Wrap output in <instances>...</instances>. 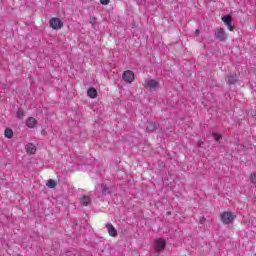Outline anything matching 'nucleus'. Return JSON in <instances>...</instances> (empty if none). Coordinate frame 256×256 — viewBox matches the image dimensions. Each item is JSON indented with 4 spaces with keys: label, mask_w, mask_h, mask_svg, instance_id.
I'll return each mask as SVG.
<instances>
[{
    "label": "nucleus",
    "mask_w": 256,
    "mask_h": 256,
    "mask_svg": "<svg viewBox=\"0 0 256 256\" xmlns=\"http://www.w3.org/2000/svg\"><path fill=\"white\" fill-rule=\"evenodd\" d=\"M235 215H233V212L225 211L220 215V219L224 225H229L235 221Z\"/></svg>",
    "instance_id": "f257e3e1"
},
{
    "label": "nucleus",
    "mask_w": 256,
    "mask_h": 256,
    "mask_svg": "<svg viewBox=\"0 0 256 256\" xmlns=\"http://www.w3.org/2000/svg\"><path fill=\"white\" fill-rule=\"evenodd\" d=\"M214 37L222 43L227 41V33H225V29L223 28H216L214 31Z\"/></svg>",
    "instance_id": "f03ea898"
},
{
    "label": "nucleus",
    "mask_w": 256,
    "mask_h": 256,
    "mask_svg": "<svg viewBox=\"0 0 256 256\" xmlns=\"http://www.w3.org/2000/svg\"><path fill=\"white\" fill-rule=\"evenodd\" d=\"M49 25L52 29H55L56 31L63 28V21L57 17H53L49 21Z\"/></svg>",
    "instance_id": "7ed1b4c3"
},
{
    "label": "nucleus",
    "mask_w": 256,
    "mask_h": 256,
    "mask_svg": "<svg viewBox=\"0 0 256 256\" xmlns=\"http://www.w3.org/2000/svg\"><path fill=\"white\" fill-rule=\"evenodd\" d=\"M122 79L125 83H133L135 81V74L131 70L124 71Z\"/></svg>",
    "instance_id": "20e7f679"
},
{
    "label": "nucleus",
    "mask_w": 256,
    "mask_h": 256,
    "mask_svg": "<svg viewBox=\"0 0 256 256\" xmlns=\"http://www.w3.org/2000/svg\"><path fill=\"white\" fill-rule=\"evenodd\" d=\"M144 87L149 89V91H153V89H157L159 87V81L153 79L145 80Z\"/></svg>",
    "instance_id": "39448f33"
},
{
    "label": "nucleus",
    "mask_w": 256,
    "mask_h": 256,
    "mask_svg": "<svg viewBox=\"0 0 256 256\" xmlns=\"http://www.w3.org/2000/svg\"><path fill=\"white\" fill-rule=\"evenodd\" d=\"M155 247L157 251H165V247H167V243L165 240L159 238L155 240Z\"/></svg>",
    "instance_id": "423d86ee"
},
{
    "label": "nucleus",
    "mask_w": 256,
    "mask_h": 256,
    "mask_svg": "<svg viewBox=\"0 0 256 256\" xmlns=\"http://www.w3.org/2000/svg\"><path fill=\"white\" fill-rule=\"evenodd\" d=\"M106 229H107L110 237H117V229H115V226H113V224L107 223Z\"/></svg>",
    "instance_id": "0eeeda50"
},
{
    "label": "nucleus",
    "mask_w": 256,
    "mask_h": 256,
    "mask_svg": "<svg viewBox=\"0 0 256 256\" xmlns=\"http://www.w3.org/2000/svg\"><path fill=\"white\" fill-rule=\"evenodd\" d=\"M26 127H29V129H35V127H37V119L33 117L26 119Z\"/></svg>",
    "instance_id": "6e6552de"
},
{
    "label": "nucleus",
    "mask_w": 256,
    "mask_h": 256,
    "mask_svg": "<svg viewBox=\"0 0 256 256\" xmlns=\"http://www.w3.org/2000/svg\"><path fill=\"white\" fill-rule=\"evenodd\" d=\"M25 149H26V152L29 154V155H35L36 151H37V147H35V145L33 143H28L26 146H25Z\"/></svg>",
    "instance_id": "1a4fd4ad"
},
{
    "label": "nucleus",
    "mask_w": 256,
    "mask_h": 256,
    "mask_svg": "<svg viewBox=\"0 0 256 256\" xmlns=\"http://www.w3.org/2000/svg\"><path fill=\"white\" fill-rule=\"evenodd\" d=\"M146 131L147 133H153L154 131H157V124H155L154 122H147Z\"/></svg>",
    "instance_id": "9d476101"
},
{
    "label": "nucleus",
    "mask_w": 256,
    "mask_h": 256,
    "mask_svg": "<svg viewBox=\"0 0 256 256\" xmlns=\"http://www.w3.org/2000/svg\"><path fill=\"white\" fill-rule=\"evenodd\" d=\"M238 81L239 78L237 77V74L228 75L227 83H229V85H235Z\"/></svg>",
    "instance_id": "9b49d317"
},
{
    "label": "nucleus",
    "mask_w": 256,
    "mask_h": 256,
    "mask_svg": "<svg viewBox=\"0 0 256 256\" xmlns=\"http://www.w3.org/2000/svg\"><path fill=\"white\" fill-rule=\"evenodd\" d=\"M87 95L88 97H90V99H96L97 98V89L95 88H89L87 91Z\"/></svg>",
    "instance_id": "f8f14e48"
},
{
    "label": "nucleus",
    "mask_w": 256,
    "mask_h": 256,
    "mask_svg": "<svg viewBox=\"0 0 256 256\" xmlns=\"http://www.w3.org/2000/svg\"><path fill=\"white\" fill-rule=\"evenodd\" d=\"M222 21H223V23H225V25H229L232 23L233 17L231 15H226V16L222 17Z\"/></svg>",
    "instance_id": "ddd939ff"
},
{
    "label": "nucleus",
    "mask_w": 256,
    "mask_h": 256,
    "mask_svg": "<svg viewBox=\"0 0 256 256\" xmlns=\"http://www.w3.org/2000/svg\"><path fill=\"white\" fill-rule=\"evenodd\" d=\"M4 136L7 139H12L13 138V130L11 128H6L4 131Z\"/></svg>",
    "instance_id": "4468645a"
},
{
    "label": "nucleus",
    "mask_w": 256,
    "mask_h": 256,
    "mask_svg": "<svg viewBox=\"0 0 256 256\" xmlns=\"http://www.w3.org/2000/svg\"><path fill=\"white\" fill-rule=\"evenodd\" d=\"M46 185H47V187H49V189H55L57 187V182L53 179H50V180H48Z\"/></svg>",
    "instance_id": "2eb2a0df"
},
{
    "label": "nucleus",
    "mask_w": 256,
    "mask_h": 256,
    "mask_svg": "<svg viewBox=\"0 0 256 256\" xmlns=\"http://www.w3.org/2000/svg\"><path fill=\"white\" fill-rule=\"evenodd\" d=\"M80 201L81 205L87 206L91 203V198H89V196H83Z\"/></svg>",
    "instance_id": "dca6fc26"
},
{
    "label": "nucleus",
    "mask_w": 256,
    "mask_h": 256,
    "mask_svg": "<svg viewBox=\"0 0 256 256\" xmlns=\"http://www.w3.org/2000/svg\"><path fill=\"white\" fill-rule=\"evenodd\" d=\"M212 136L214 137L216 143H219L221 141V139H223V136L219 133L213 132Z\"/></svg>",
    "instance_id": "f3484780"
},
{
    "label": "nucleus",
    "mask_w": 256,
    "mask_h": 256,
    "mask_svg": "<svg viewBox=\"0 0 256 256\" xmlns=\"http://www.w3.org/2000/svg\"><path fill=\"white\" fill-rule=\"evenodd\" d=\"M17 119H23L25 117V112L22 109H18L16 112Z\"/></svg>",
    "instance_id": "a211bd4d"
},
{
    "label": "nucleus",
    "mask_w": 256,
    "mask_h": 256,
    "mask_svg": "<svg viewBox=\"0 0 256 256\" xmlns=\"http://www.w3.org/2000/svg\"><path fill=\"white\" fill-rule=\"evenodd\" d=\"M250 181H251V183L256 184V173L251 174Z\"/></svg>",
    "instance_id": "6ab92c4d"
},
{
    "label": "nucleus",
    "mask_w": 256,
    "mask_h": 256,
    "mask_svg": "<svg viewBox=\"0 0 256 256\" xmlns=\"http://www.w3.org/2000/svg\"><path fill=\"white\" fill-rule=\"evenodd\" d=\"M226 25H227L229 31H233V29H235L232 22L230 24H226Z\"/></svg>",
    "instance_id": "aec40b11"
},
{
    "label": "nucleus",
    "mask_w": 256,
    "mask_h": 256,
    "mask_svg": "<svg viewBox=\"0 0 256 256\" xmlns=\"http://www.w3.org/2000/svg\"><path fill=\"white\" fill-rule=\"evenodd\" d=\"M103 195H107V193H109V188L104 187L102 190Z\"/></svg>",
    "instance_id": "412c9836"
},
{
    "label": "nucleus",
    "mask_w": 256,
    "mask_h": 256,
    "mask_svg": "<svg viewBox=\"0 0 256 256\" xmlns=\"http://www.w3.org/2000/svg\"><path fill=\"white\" fill-rule=\"evenodd\" d=\"M102 5H109V0H100Z\"/></svg>",
    "instance_id": "4be33fe9"
},
{
    "label": "nucleus",
    "mask_w": 256,
    "mask_h": 256,
    "mask_svg": "<svg viewBox=\"0 0 256 256\" xmlns=\"http://www.w3.org/2000/svg\"><path fill=\"white\" fill-rule=\"evenodd\" d=\"M205 221H206L205 217H201V218H200V223H201V225H203V223H205Z\"/></svg>",
    "instance_id": "5701e85b"
},
{
    "label": "nucleus",
    "mask_w": 256,
    "mask_h": 256,
    "mask_svg": "<svg viewBox=\"0 0 256 256\" xmlns=\"http://www.w3.org/2000/svg\"><path fill=\"white\" fill-rule=\"evenodd\" d=\"M199 33H200V31H199V29H197V30L195 31L196 37H197V35H199Z\"/></svg>",
    "instance_id": "b1692460"
},
{
    "label": "nucleus",
    "mask_w": 256,
    "mask_h": 256,
    "mask_svg": "<svg viewBox=\"0 0 256 256\" xmlns=\"http://www.w3.org/2000/svg\"><path fill=\"white\" fill-rule=\"evenodd\" d=\"M167 215H171V212H167Z\"/></svg>",
    "instance_id": "393cba45"
}]
</instances>
